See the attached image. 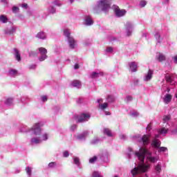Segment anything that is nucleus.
<instances>
[{"label":"nucleus","instance_id":"nucleus-24","mask_svg":"<svg viewBox=\"0 0 177 177\" xmlns=\"http://www.w3.org/2000/svg\"><path fill=\"white\" fill-rule=\"evenodd\" d=\"M14 102L15 99H13V97H7L4 101V104L9 107L10 106H13Z\"/></svg>","mask_w":177,"mask_h":177},{"label":"nucleus","instance_id":"nucleus-4","mask_svg":"<svg viewBox=\"0 0 177 177\" xmlns=\"http://www.w3.org/2000/svg\"><path fill=\"white\" fill-rule=\"evenodd\" d=\"M97 7L106 13L110 9V1L108 0H100L97 3Z\"/></svg>","mask_w":177,"mask_h":177},{"label":"nucleus","instance_id":"nucleus-46","mask_svg":"<svg viewBox=\"0 0 177 177\" xmlns=\"http://www.w3.org/2000/svg\"><path fill=\"white\" fill-rule=\"evenodd\" d=\"M100 142V140L98 138H94L93 140L91 141V145H97Z\"/></svg>","mask_w":177,"mask_h":177},{"label":"nucleus","instance_id":"nucleus-39","mask_svg":"<svg viewBox=\"0 0 177 177\" xmlns=\"http://www.w3.org/2000/svg\"><path fill=\"white\" fill-rule=\"evenodd\" d=\"M48 13H51L52 15H53L54 13H56V8H55V7H53V6H50L48 8Z\"/></svg>","mask_w":177,"mask_h":177},{"label":"nucleus","instance_id":"nucleus-55","mask_svg":"<svg viewBox=\"0 0 177 177\" xmlns=\"http://www.w3.org/2000/svg\"><path fill=\"white\" fill-rule=\"evenodd\" d=\"M41 101L46 102L48 100V97L46 95H43L41 97Z\"/></svg>","mask_w":177,"mask_h":177},{"label":"nucleus","instance_id":"nucleus-7","mask_svg":"<svg viewBox=\"0 0 177 177\" xmlns=\"http://www.w3.org/2000/svg\"><path fill=\"white\" fill-rule=\"evenodd\" d=\"M89 118H91V115L89 113H83L77 116V122H86V121H89Z\"/></svg>","mask_w":177,"mask_h":177},{"label":"nucleus","instance_id":"nucleus-37","mask_svg":"<svg viewBox=\"0 0 177 177\" xmlns=\"http://www.w3.org/2000/svg\"><path fill=\"white\" fill-rule=\"evenodd\" d=\"M114 100H115L114 95H109L106 97V102H108V103H113Z\"/></svg>","mask_w":177,"mask_h":177},{"label":"nucleus","instance_id":"nucleus-54","mask_svg":"<svg viewBox=\"0 0 177 177\" xmlns=\"http://www.w3.org/2000/svg\"><path fill=\"white\" fill-rule=\"evenodd\" d=\"M30 70H35V68H37V65L36 64H31L29 66Z\"/></svg>","mask_w":177,"mask_h":177},{"label":"nucleus","instance_id":"nucleus-61","mask_svg":"<svg viewBox=\"0 0 177 177\" xmlns=\"http://www.w3.org/2000/svg\"><path fill=\"white\" fill-rule=\"evenodd\" d=\"M74 68H75V70H78V68H80V65L78 64H75Z\"/></svg>","mask_w":177,"mask_h":177},{"label":"nucleus","instance_id":"nucleus-60","mask_svg":"<svg viewBox=\"0 0 177 177\" xmlns=\"http://www.w3.org/2000/svg\"><path fill=\"white\" fill-rule=\"evenodd\" d=\"M146 129L148 131H151V124H148Z\"/></svg>","mask_w":177,"mask_h":177},{"label":"nucleus","instance_id":"nucleus-22","mask_svg":"<svg viewBox=\"0 0 177 177\" xmlns=\"http://www.w3.org/2000/svg\"><path fill=\"white\" fill-rule=\"evenodd\" d=\"M13 53H14L15 59L17 62H21V55H20V52L19 51V50H17V48L13 49Z\"/></svg>","mask_w":177,"mask_h":177},{"label":"nucleus","instance_id":"nucleus-16","mask_svg":"<svg viewBox=\"0 0 177 177\" xmlns=\"http://www.w3.org/2000/svg\"><path fill=\"white\" fill-rule=\"evenodd\" d=\"M103 72L101 71H94L92 72L90 75V77L92 80H96V78H99V77H103Z\"/></svg>","mask_w":177,"mask_h":177},{"label":"nucleus","instance_id":"nucleus-64","mask_svg":"<svg viewBox=\"0 0 177 177\" xmlns=\"http://www.w3.org/2000/svg\"><path fill=\"white\" fill-rule=\"evenodd\" d=\"M169 2V0H163V3H168Z\"/></svg>","mask_w":177,"mask_h":177},{"label":"nucleus","instance_id":"nucleus-9","mask_svg":"<svg viewBox=\"0 0 177 177\" xmlns=\"http://www.w3.org/2000/svg\"><path fill=\"white\" fill-rule=\"evenodd\" d=\"M39 52L41 55V57H39V62H44L46 59H48V55H46V53H48V50L46 48L44 47L39 48Z\"/></svg>","mask_w":177,"mask_h":177},{"label":"nucleus","instance_id":"nucleus-52","mask_svg":"<svg viewBox=\"0 0 177 177\" xmlns=\"http://www.w3.org/2000/svg\"><path fill=\"white\" fill-rule=\"evenodd\" d=\"M131 117H138V115H139V113L137 111H133L131 113Z\"/></svg>","mask_w":177,"mask_h":177},{"label":"nucleus","instance_id":"nucleus-57","mask_svg":"<svg viewBox=\"0 0 177 177\" xmlns=\"http://www.w3.org/2000/svg\"><path fill=\"white\" fill-rule=\"evenodd\" d=\"M63 156H64V157L67 158V157H68L70 156V154L68 153V151H65L63 153Z\"/></svg>","mask_w":177,"mask_h":177},{"label":"nucleus","instance_id":"nucleus-49","mask_svg":"<svg viewBox=\"0 0 177 177\" xmlns=\"http://www.w3.org/2000/svg\"><path fill=\"white\" fill-rule=\"evenodd\" d=\"M83 45H84V46H88V45H91V40L90 39L84 40Z\"/></svg>","mask_w":177,"mask_h":177},{"label":"nucleus","instance_id":"nucleus-34","mask_svg":"<svg viewBox=\"0 0 177 177\" xmlns=\"http://www.w3.org/2000/svg\"><path fill=\"white\" fill-rule=\"evenodd\" d=\"M155 149H158V153H165V151H168V148L165 147H160V146L158 147H155Z\"/></svg>","mask_w":177,"mask_h":177},{"label":"nucleus","instance_id":"nucleus-30","mask_svg":"<svg viewBox=\"0 0 177 177\" xmlns=\"http://www.w3.org/2000/svg\"><path fill=\"white\" fill-rule=\"evenodd\" d=\"M73 164H75V165H77V168H81V162H80V158L77 156H73Z\"/></svg>","mask_w":177,"mask_h":177},{"label":"nucleus","instance_id":"nucleus-48","mask_svg":"<svg viewBox=\"0 0 177 177\" xmlns=\"http://www.w3.org/2000/svg\"><path fill=\"white\" fill-rule=\"evenodd\" d=\"M56 167V162H51L48 164V168H55Z\"/></svg>","mask_w":177,"mask_h":177},{"label":"nucleus","instance_id":"nucleus-18","mask_svg":"<svg viewBox=\"0 0 177 177\" xmlns=\"http://www.w3.org/2000/svg\"><path fill=\"white\" fill-rule=\"evenodd\" d=\"M130 71L131 73H136V71H138V62H132L129 63Z\"/></svg>","mask_w":177,"mask_h":177},{"label":"nucleus","instance_id":"nucleus-12","mask_svg":"<svg viewBox=\"0 0 177 177\" xmlns=\"http://www.w3.org/2000/svg\"><path fill=\"white\" fill-rule=\"evenodd\" d=\"M17 28L16 26H15L12 22H10V27L5 30V33L10 35L15 34V32H16Z\"/></svg>","mask_w":177,"mask_h":177},{"label":"nucleus","instance_id":"nucleus-2","mask_svg":"<svg viewBox=\"0 0 177 177\" xmlns=\"http://www.w3.org/2000/svg\"><path fill=\"white\" fill-rule=\"evenodd\" d=\"M163 127H164L158 129V134H155V137L151 142V146H153V147H160V146H161V141L158 140L160 135H167V133H168L169 128H167L165 124H163Z\"/></svg>","mask_w":177,"mask_h":177},{"label":"nucleus","instance_id":"nucleus-3","mask_svg":"<svg viewBox=\"0 0 177 177\" xmlns=\"http://www.w3.org/2000/svg\"><path fill=\"white\" fill-rule=\"evenodd\" d=\"M64 37H66V38H67L69 48H71V49H75V48H76L77 46V40H75L74 37L71 36V32H70V30L64 29Z\"/></svg>","mask_w":177,"mask_h":177},{"label":"nucleus","instance_id":"nucleus-59","mask_svg":"<svg viewBox=\"0 0 177 177\" xmlns=\"http://www.w3.org/2000/svg\"><path fill=\"white\" fill-rule=\"evenodd\" d=\"M173 60L175 64H177V55H175L174 57H173Z\"/></svg>","mask_w":177,"mask_h":177},{"label":"nucleus","instance_id":"nucleus-40","mask_svg":"<svg viewBox=\"0 0 177 177\" xmlns=\"http://www.w3.org/2000/svg\"><path fill=\"white\" fill-rule=\"evenodd\" d=\"M26 174L28 176V177H31V175L32 174V168L30 167H27L26 168Z\"/></svg>","mask_w":177,"mask_h":177},{"label":"nucleus","instance_id":"nucleus-14","mask_svg":"<svg viewBox=\"0 0 177 177\" xmlns=\"http://www.w3.org/2000/svg\"><path fill=\"white\" fill-rule=\"evenodd\" d=\"M88 135H89V132L86 131L80 134L77 135L75 138L77 140L82 142V140H85L86 139V136H88Z\"/></svg>","mask_w":177,"mask_h":177},{"label":"nucleus","instance_id":"nucleus-56","mask_svg":"<svg viewBox=\"0 0 177 177\" xmlns=\"http://www.w3.org/2000/svg\"><path fill=\"white\" fill-rule=\"evenodd\" d=\"M120 139H122V140H125V139H127V136H125V134H121L120 136Z\"/></svg>","mask_w":177,"mask_h":177},{"label":"nucleus","instance_id":"nucleus-26","mask_svg":"<svg viewBox=\"0 0 177 177\" xmlns=\"http://www.w3.org/2000/svg\"><path fill=\"white\" fill-rule=\"evenodd\" d=\"M154 37L158 44H161V42H162V37H161V32H160V31H156L154 34Z\"/></svg>","mask_w":177,"mask_h":177},{"label":"nucleus","instance_id":"nucleus-6","mask_svg":"<svg viewBox=\"0 0 177 177\" xmlns=\"http://www.w3.org/2000/svg\"><path fill=\"white\" fill-rule=\"evenodd\" d=\"M135 25L131 21H127L125 24V32L127 37H131L133 32Z\"/></svg>","mask_w":177,"mask_h":177},{"label":"nucleus","instance_id":"nucleus-32","mask_svg":"<svg viewBox=\"0 0 177 177\" xmlns=\"http://www.w3.org/2000/svg\"><path fill=\"white\" fill-rule=\"evenodd\" d=\"M71 86H73V88H81V82L78 80H75L71 83Z\"/></svg>","mask_w":177,"mask_h":177},{"label":"nucleus","instance_id":"nucleus-45","mask_svg":"<svg viewBox=\"0 0 177 177\" xmlns=\"http://www.w3.org/2000/svg\"><path fill=\"white\" fill-rule=\"evenodd\" d=\"M133 97H132V95H127L124 100L127 103H129V102H132Z\"/></svg>","mask_w":177,"mask_h":177},{"label":"nucleus","instance_id":"nucleus-13","mask_svg":"<svg viewBox=\"0 0 177 177\" xmlns=\"http://www.w3.org/2000/svg\"><path fill=\"white\" fill-rule=\"evenodd\" d=\"M153 74H154V71L151 69H149L147 74L144 76V81L145 82H149V81H151V79L153 78Z\"/></svg>","mask_w":177,"mask_h":177},{"label":"nucleus","instance_id":"nucleus-27","mask_svg":"<svg viewBox=\"0 0 177 177\" xmlns=\"http://www.w3.org/2000/svg\"><path fill=\"white\" fill-rule=\"evenodd\" d=\"M155 173L156 175H160L161 174V162H158L156 165L154 166Z\"/></svg>","mask_w":177,"mask_h":177},{"label":"nucleus","instance_id":"nucleus-53","mask_svg":"<svg viewBox=\"0 0 177 177\" xmlns=\"http://www.w3.org/2000/svg\"><path fill=\"white\" fill-rule=\"evenodd\" d=\"M30 57H32V56H37V53L35 51H30L29 53Z\"/></svg>","mask_w":177,"mask_h":177},{"label":"nucleus","instance_id":"nucleus-63","mask_svg":"<svg viewBox=\"0 0 177 177\" xmlns=\"http://www.w3.org/2000/svg\"><path fill=\"white\" fill-rule=\"evenodd\" d=\"M82 99L81 98H79L77 100V103H82Z\"/></svg>","mask_w":177,"mask_h":177},{"label":"nucleus","instance_id":"nucleus-42","mask_svg":"<svg viewBox=\"0 0 177 177\" xmlns=\"http://www.w3.org/2000/svg\"><path fill=\"white\" fill-rule=\"evenodd\" d=\"M97 161V156H93V158H91L89 159V163L90 164H95Z\"/></svg>","mask_w":177,"mask_h":177},{"label":"nucleus","instance_id":"nucleus-17","mask_svg":"<svg viewBox=\"0 0 177 177\" xmlns=\"http://www.w3.org/2000/svg\"><path fill=\"white\" fill-rule=\"evenodd\" d=\"M165 78L169 84H172V82L174 81V78H175V75L172 73H166L165 75Z\"/></svg>","mask_w":177,"mask_h":177},{"label":"nucleus","instance_id":"nucleus-5","mask_svg":"<svg viewBox=\"0 0 177 177\" xmlns=\"http://www.w3.org/2000/svg\"><path fill=\"white\" fill-rule=\"evenodd\" d=\"M44 125L42 122H38L34 124V126L28 130V132H32L34 135H41V127Z\"/></svg>","mask_w":177,"mask_h":177},{"label":"nucleus","instance_id":"nucleus-15","mask_svg":"<svg viewBox=\"0 0 177 177\" xmlns=\"http://www.w3.org/2000/svg\"><path fill=\"white\" fill-rule=\"evenodd\" d=\"M97 103H98V109H100V110H106V108L109 107V103L105 102L103 103V100L102 99H98L97 100ZM100 103H103V104H100Z\"/></svg>","mask_w":177,"mask_h":177},{"label":"nucleus","instance_id":"nucleus-19","mask_svg":"<svg viewBox=\"0 0 177 177\" xmlns=\"http://www.w3.org/2000/svg\"><path fill=\"white\" fill-rule=\"evenodd\" d=\"M19 75V72L16 69L10 68L8 71V77H12L15 78V77H17Z\"/></svg>","mask_w":177,"mask_h":177},{"label":"nucleus","instance_id":"nucleus-50","mask_svg":"<svg viewBox=\"0 0 177 177\" xmlns=\"http://www.w3.org/2000/svg\"><path fill=\"white\" fill-rule=\"evenodd\" d=\"M113 47H107L106 49V53H113Z\"/></svg>","mask_w":177,"mask_h":177},{"label":"nucleus","instance_id":"nucleus-38","mask_svg":"<svg viewBox=\"0 0 177 177\" xmlns=\"http://www.w3.org/2000/svg\"><path fill=\"white\" fill-rule=\"evenodd\" d=\"M146 5H147V1L145 0H140L138 3L139 8H145Z\"/></svg>","mask_w":177,"mask_h":177},{"label":"nucleus","instance_id":"nucleus-1","mask_svg":"<svg viewBox=\"0 0 177 177\" xmlns=\"http://www.w3.org/2000/svg\"><path fill=\"white\" fill-rule=\"evenodd\" d=\"M129 152L127 153L128 158H131L132 154H134L135 157L138 158L140 161V164L138 167L131 170L133 176L138 175V174H142L147 172L150 169V165L145 164V158H147L149 162H157L158 161V156H153V153L146 147H140L139 151L133 152L132 148H129Z\"/></svg>","mask_w":177,"mask_h":177},{"label":"nucleus","instance_id":"nucleus-33","mask_svg":"<svg viewBox=\"0 0 177 177\" xmlns=\"http://www.w3.org/2000/svg\"><path fill=\"white\" fill-rule=\"evenodd\" d=\"M8 17H6V15H0V21L1 23H3V24H6L8 21Z\"/></svg>","mask_w":177,"mask_h":177},{"label":"nucleus","instance_id":"nucleus-31","mask_svg":"<svg viewBox=\"0 0 177 177\" xmlns=\"http://www.w3.org/2000/svg\"><path fill=\"white\" fill-rule=\"evenodd\" d=\"M37 38H39V39H46V33L44 32H39L36 35Z\"/></svg>","mask_w":177,"mask_h":177},{"label":"nucleus","instance_id":"nucleus-36","mask_svg":"<svg viewBox=\"0 0 177 177\" xmlns=\"http://www.w3.org/2000/svg\"><path fill=\"white\" fill-rule=\"evenodd\" d=\"M41 142L46 140H48V138H49V134L45 133H44L41 136H39Z\"/></svg>","mask_w":177,"mask_h":177},{"label":"nucleus","instance_id":"nucleus-29","mask_svg":"<svg viewBox=\"0 0 177 177\" xmlns=\"http://www.w3.org/2000/svg\"><path fill=\"white\" fill-rule=\"evenodd\" d=\"M171 100H172V95H171V94H166L163 99L164 103H165V104H168Z\"/></svg>","mask_w":177,"mask_h":177},{"label":"nucleus","instance_id":"nucleus-44","mask_svg":"<svg viewBox=\"0 0 177 177\" xmlns=\"http://www.w3.org/2000/svg\"><path fill=\"white\" fill-rule=\"evenodd\" d=\"M12 13H19V12L20 11V8H19V7L14 6L12 8Z\"/></svg>","mask_w":177,"mask_h":177},{"label":"nucleus","instance_id":"nucleus-41","mask_svg":"<svg viewBox=\"0 0 177 177\" xmlns=\"http://www.w3.org/2000/svg\"><path fill=\"white\" fill-rule=\"evenodd\" d=\"M104 135H107V136H113V133H111V131H110V129H104Z\"/></svg>","mask_w":177,"mask_h":177},{"label":"nucleus","instance_id":"nucleus-43","mask_svg":"<svg viewBox=\"0 0 177 177\" xmlns=\"http://www.w3.org/2000/svg\"><path fill=\"white\" fill-rule=\"evenodd\" d=\"M91 177H103V176L100 174V172L95 171L93 172Z\"/></svg>","mask_w":177,"mask_h":177},{"label":"nucleus","instance_id":"nucleus-21","mask_svg":"<svg viewBox=\"0 0 177 177\" xmlns=\"http://www.w3.org/2000/svg\"><path fill=\"white\" fill-rule=\"evenodd\" d=\"M169 121H171L170 115L163 116L162 122L165 125H166V127L167 125H168V127H171V122H169Z\"/></svg>","mask_w":177,"mask_h":177},{"label":"nucleus","instance_id":"nucleus-25","mask_svg":"<svg viewBox=\"0 0 177 177\" xmlns=\"http://www.w3.org/2000/svg\"><path fill=\"white\" fill-rule=\"evenodd\" d=\"M169 131L171 135H177V123H171V126L169 128Z\"/></svg>","mask_w":177,"mask_h":177},{"label":"nucleus","instance_id":"nucleus-58","mask_svg":"<svg viewBox=\"0 0 177 177\" xmlns=\"http://www.w3.org/2000/svg\"><path fill=\"white\" fill-rule=\"evenodd\" d=\"M75 129H77V125L76 124H73L71 127V131H75Z\"/></svg>","mask_w":177,"mask_h":177},{"label":"nucleus","instance_id":"nucleus-10","mask_svg":"<svg viewBox=\"0 0 177 177\" xmlns=\"http://www.w3.org/2000/svg\"><path fill=\"white\" fill-rule=\"evenodd\" d=\"M109 157H110V153L107 150H104L102 153L100 154V158L103 162H109Z\"/></svg>","mask_w":177,"mask_h":177},{"label":"nucleus","instance_id":"nucleus-11","mask_svg":"<svg viewBox=\"0 0 177 177\" xmlns=\"http://www.w3.org/2000/svg\"><path fill=\"white\" fill-rule=\"evenodd\" d=\"M115 15L117 17H122L127 14V10H120L117 6H114Z\"/></svg>","mask_w":177,"mask_h":177},{"label":"nucleus","instance_id":"nucleus-28","mask_svg":"<svg viewBox=\"0 0 177 177\" xmlns=\"http://www.w3.org/2000/svg\"><path fill=\"white\" fill-rule=\"evenodd\" d=\"M156 57L160 62H165L166 60V57L161 53H159Z\"/></svg>","mask_w":177,"mask_h":177},{"label":"nucleus","instance_id":"nucleus-47","mask_svg":"<svg viewBox=\"0 0 177 177\" xmlns=\"http://www.w3.org/2000/svg\"><path fill=\"white\" fill-rule=\"evenodd\" d=\"M53 5H54L55 6H60L62 5V2H60V1L59 0H55L53 2Z\"/></svg>","mask_w":177,"mask_h":177},{"label":"nucleus","instance_id":"nucleus-35","mask_svg":"<svg viewBox=\"0 0 177 177\" xmlns=\"http://www.w3.org/2000/svg\"><path fill=\"white\" fill-rule=\"evenodd\" d=\"M28 100H30V98L27 96H24L21 98V103L23 104H27L28 103Z\"/></svg>","mask_w":177,"mask_h":177},{"label":"nucleus","instance_id":"nucleus-62","mask_svg":"<svg viewBox=\"0 0 177 177\" xmlns=\"http://www.w3.org/2000/svg\"><path fill=\"white\" fill-rule=\"evenodd\" d=\"M1 2L3 3L4 5H8V1L7 0H1Z\"/></svg>","mask_w":177,"mask_h":177},{"label":"nucleus","instance_id":"nucleus-20","mask_svg":"<svg viewBox=\"0 0 177 177\" xmlns=\"http://www.w3.org/2000/svg\"><path fill=\"white\" fill-rule=\"evenodd\" d=\"M84 24L85 26H92L93 24V20L89 15L84 17Z\"/></svg>","mask_w":177,"mask_h":177},{"label":"nucleus","instance_id":"nucleus-51","mask_svg":"<svg viewBox=\"0 0 177 177\" xmlns=\"http://www.w3.org/2000/svg\"><path fill=\"white\" fill-rule=\"evenodd\" d=\"M19 6H21V8H23V9H28V4L26 3L20 4Z\"/></svg>","mask_w":177,"mask_h":177},{"label":"nucleus","instance_id":"nucleus-8","mask_svg":"<svg viewBox=\"0 0 177 177\" xmlns=\"http://www.w3.org/2000/svg\"><path fill=\"white\" fill-rule=\"evenodd\" d=\"M150 136L144 135L142 138H137V142L139 143H142L144 146H147L149 143H150Z\"/></svg>","mask_w":177,"mask_h":177},{"label":"nucleus","instance_id":"nucleus-23","mask_svg":"<svg viewBox=\"0 0 177 177\" xmlns=\"http://www.w3.org/2000/svg\"><path fill=\"white\" fill-rule=\"evenodd\" d=\"M31 145H39L42 143V140H41V137H33L30 140Z\"/></svg>","mask_w":177,"mask_h":177}]
</instances>
